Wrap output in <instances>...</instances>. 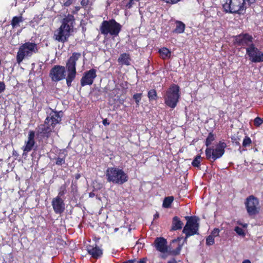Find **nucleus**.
<instances>
[{"label":"nucleus","instance_id":"obj_42","mask_svg":"<svg viewBox=\"0 0 263 263\" xmlns=\"http://www.w3.org/2000/svg\"><path fill=\"white\" fill-rule=\"evenodd\" d=\"M219 230L218 229H214V230L212 231V236H216L219 235Z\"/></svg>","mask_w":263,"mask_h":263},{"label":"nucleus","instance_id":"obj_38","mask_svg":"<svg viewBox=\"0 0 263 263\" xmlns=\"http://www.w3.org/2000/svg\"><path fill=\"white\" fill-rule=\"evenodd\" d=\"M81 7L80 6H76L74 8V9L71 11L72 15L76 14L78 13V11L80 10Z\"/></svg>","mask_w":263,"mask_h":263},{"label":"nucleus","instance_id":"obj_31","mask_svg":"<svg viewBox=\"0 0 263 263\" xmlns=\"http://www.w3.org/2000/svg\"><path fill=\"white\" fill-rule=\"evenodd\" d=\"M142 96V93H137L133 95V98L135 101L137 105H139V102L141 100Z\"/></svg>","mask_w":263,"mask_h":263},{"label":"nucleus","instance_id":"obj_33","mask_svg":"<svg viewBox=\"0 0 263 263\" xmlns=\"http://www.w3.org/2000/svg\"><path fill=\"white\" fill-rule=\"evenodd\" d=\"M215 243L214 236L212 235L208 236L206 238V244L208 246H212Z\"/></svg>","mask_w":263,"mask_h":263},{"label":"nucleus","instance_id":"obj_35","mask_svg":"<svg viewBox=\"0 0 263 263\" xmlns=\"http://www.w3.org/2000/svg\"><path fill=\"white\" fill-rule=\"evenodd\" d=\"M235 231L236 232L237 234H238L240 236H245V233L243 231V230L239 227H236L234 229Z\"/></svg>","mask_w":263,"mask_h":263},{"label":"nucleus","instance_id":"obj_49","mask_svg":"<svg viewBox=\"0 0 263 263\" xmlns=\"http://www.w3.org/2000/svg\"><path fill=\"white\" fill-rule=\"evenodd\" d=\"M13 155L14 156H18V154H17V153L16 151H13Z\"/></svg>","mask_w":263,"mask_h":263},{"label":"nucleus","instance_id":"obj_46","mask_svg":"<svg viewBox=\"0 0 263 263\" xmlns=\"http://www.w3.org/2000/svg\"><path fill=\"white\" fill-rule=\"evenodd\" d=\"M75 177V179L76 180H78L80 179V178L81 177V174H79V173H78V174H76L74 176Z\"/></svg>","mask_w":263,"mask_h":263},{"label":"nucleus","instance_id":"obj_17","mask_svg":"<svg viewBox=\"0 0 263 263\" xmlns=\"http://www.w3.org/2000/svg\"><path fill=\"white\" fill-rule=\"evenodd\" d=\"M51 204L55 213L60 214L62 213L65 210V204L64 200L59 197H56L53 198L51 201Z\"/></svg>","mask_w":263,"mask_h":263},{"label":"nucleus","instance_id":"obj_44","mask_svg":"<svg viewBox=\"0 0 263 263\" xmlns=\"http://www.w3.org/2000/svg\"><path fill=\"white\" fill-rule=\"evenodd\" d=\"M146 258H143L142 259H140V260L138 261L139 263H146Z\"/></svg>","mask_w":263,"mask_h":263},{"label":"nucleus","instance_id":"obj_14","mask_svg":"<svg viewBox=\"0 0 263 263\" xmlns=\"http://www.w3.org/2000/svg\"><path fill=\"white\" fill-rule=\"evenodd\" d=\"M253 37L249 34L241 33L234 37V44L238 46H249L252 43Z\"/></svg>","mask_w":263,"mask_h":263},{"label":"nucleus","instance_id":"obj_34","mask_svg":"<svg viewBox=\"0 0 263 263\" xmlns=\"http://www.w3.org/2000/svg\"><path fill=\"white\" fill-rule=\"evenodd\" d=\"M263 123V120L260 117H257L254 120V125L256 127H259Z\"/></svg>","mask_w":263,"mask_h":263},{"label":"nucleus","instance_id":"obj_51","mask_svg":"<svg viewBox=\"0 0 263 263\" xmlns=\"http://www.w3.org/2000/svg\"><path fill=\"white\" fill-rule=\"evenodd\" d=\"M235 143L237 145H240V143L239 142H236Z\"/></svg>","mask_w":263,"mask_h":263},{"label":"nucleus","instance_id":"obj_24","mask_svg":"<svg viewBox=\"0 0 263 263\" xmlns=\"http://www.w3.org/2000/svg\"><path fill=\"white\" fill-rule=\"evenodd\" d=\"M159 52L162 56L163 59L170 58L171 56V51L166 47H163L159 49Z\"/></svg>","mask_w":263,"mask_h":263},{"label":"nucleus","instance_id":"obj_18","mask_svg":"<svg viewBox=\"0 0 263 263\" xmlns=\"http://www.w3.org/2000/svg\"><path fill=\"white\" fill-rule=\"evenodd\" d=\"M127 82H122L119 85H116L112 90L114 96L119 99L122 96L125 95L127 89Z\"/></svg>","mask_w":263,"mask_h":263},{"label":"nucleus","instance_id":"obj_29","mask_svg":"<svg viewBox=\"0 0 263 263\" xmlns=\"http://www.w3.org/2000/svg\"><path fill=\"white\" fill-rule=\"evenodd\" d=\"M214 140H215V136L212 132H210L209 134V135L205 140V145L207 147L209 146L211 144L212 142L213 141H214Z\"/></svg>","mask_w":263,"mask_h":263},{"label":"nucleus","instance_id":"obj_26","mask_svg":"<svg viewBox=\"0 0 263 263\" xmlns=\"http://www.w3.org/2000/svg\"><path fill=\"white\" fill-rule=\"evenodd\" d=\"M147 97L149 101H156L158 99L157 93L155 89H150L147 93Z\"/></svg>","mask_w":263,"mask_h":263},{"label":"nucleus","instance_id":"obj_16","mask_svg":"<svg viewBox=\"0 0 263 263\" xmlns=\"http://www.w3.org/2000/svg\"><path fill=\"white\" fill-rule=\"evenodd\" d=\"M34 138L35 132L32 130H29L27 140L25 142V145L22 147L23 155H26L32 149L35 143Z\"/></svg>","mask_w":263,"mask_h":263},{"label":"nucleus","instance_id":"obj_8","mask_svg":"<svg viewBox=\"0 0 263 263\" xmlns=\"http://www.w3.org/2000/svg\"><path fill=\"white\" fill-rule=\"evenodd\" d=\"M179 90V86L175 84L169 87L164 96V103L166 106L172 109L176 107L180 97Z\"/></svg>","mask_w":263,"mask_h":263},{"label":"nucleus","instance_id":"obj_27","mask_svg":"<svg viewBox=\"0 0 263 263\" xmlns=\"http://www.w3.org/2000/svg\"><path fill=\"white\" fill-rule=\"evenodd\" d=\"M202 157L201 155H196L195 158H194L192 162V165L195 167H199L200 166L201 163V160Z\"/></svg>","mask_w":263,"mask_h":263},{"label":"nucleus","instance_id":"obj_25","mask_svg":"<svg viewBox=\"0 0 263 263\" xmlns=\"http://www.w3.org/2000/svg\"><path fill=\"white\" fill-rule=\"evenodd\" d=\"M173 196H168L165 197L163 201L162 206L164 208H169L174 201Z\"/></svg>","mask_w":263,"mask_h":263},{"label":"nucleus","instance_id":"obj_37","mask_svg":"<svg viewBox=\"0 0 263 263\" xmlns=\"http://www.w3.org/2000/svg\"><path fill=\"white\" fill-rule=\"evenodd\" d=\"M6 89V85L4 82L0 81V93L3 92Z\"/></svg>","mask_w":263,"mask_h":263},{"label":"nucleus","instance_id":"obj_36","mask_svg":"<svg viewBox=\"0 0 263 263\" xmlns=\"http://www.w3.org/2000/svg\"><path fill=\"white\" fill-rule=\"evenodd\" d=\"M89 0H82L81 2V5L84 8H86L89 4Z\"/></svg>","mask_w":263,"mask_h":263},{"label":"nucleus","instance_id":"obj_10","mask_svg":"<svg viewBox=\"0 0 263 263\" xmlns=\"http://www.w3.org/2000/svg\"><path fill=\"white\" fill-rule=\"evenodd\" d=\"M167 240L165 238L159 237L155 239L154 242V246L157 251L163 253H166L169 255L174 256L180 254L182 248L181 245L178 243L176 249H172L170 247L167 246Z\"/></svg>","mask_w":263,"mask_h":263},{"label":"nucleus","instance_id":"obj_1","mask_svg":"<svg viewBox=\"0 0 263 263\" xmlns=\"http://www.w3.org/2000/svg\"><path fill=\"white\" fill-rule=\"evenodd\" d=\"M81 54L79 52H73L68 59L66 66L54 65L50 70L49 77L52 81L57 82L65 78V73L67 72L66 82L67 86L70 87L72 82L77 76V61L81 58Z\"/></svg>","mask_w":263,"mask_h":263},{"label":"nucleus","instance_id":"obj_32","mask_svg":"<svg viewBox=\"0 0 263 263\" xmlns=\"http://www.w3.org/2000/svg\"><path fill=\"white\" fill-rule=\"evenodd\" d=\"M55 164L57 165H62L63 164H65V157H64L63 158L58 157L55 158Z\"/></svg>","mask_w":263,"mask_h":263},{"label":"nucleus","instance_id":"obj_39","mask_svg":"<svg viewBox=\"0 0 263 263\" xmlns=\"http://www.w3.org/2000/svg\"><path fill=\"white\" fill-rule=\"evenodd\" d=\"M73 3L72 0H67L63 4V6L65 7H69Z\"/></svg>","mask_w":263,"mask_h":263},{"label":"nucleus","instance_id":"obj_11","mask_svg":"<svg viewBox=\"0 0 263 263\" xmlns=\"http://www.w3.org/2000/svg\"><path fill=\"white\" fill-rule=\"evenodd\" d=\"M227 144L224 142L220 141L214 148L213 147H207L205 151L206 158L212 162L221 158L225 152Z\"/></svg>","mask_w":263,"mask_h":263},{"label":"nucleus","instance_id":"obj_41","mask_svg":"<svg viewBox=\"0 0 263 263\" xmlns=\"http://www.w3.org/2000/svg\"><path fill=\"white\" fill-rule=\"evenodd\" d=\"M163 1H164L165 2H166V3L174 4L178 3L180 0H163Z\"/></svg>","mask_w":263,"mask_h":263},{"label":"nucleus","instance_id":"obj_45","mask_svg":"<svg viewBox=\"0 0 263 263\" xmlns=\"http://www.w3.org/2000/svg\"><path fill=\"white\" fill-rule=\"evenodd\" d=\"M159 217V214L158 212H156L155 214L154 215V219H156Z\"/></svg>","mask_w":263,"mask_h":263},{"label":"nucleus","instance_id":"obj_48","mask_svg":"<svg viewBox=\"0 0 263 263\" xmlns=\"http://www.w3.org/2000/svg\"><path fill=\"white\" fill-rule=\"evenodd\" d=\"M242 263H251L249 259H245L242 261Z\"/></svg>","mask_w":263,"mask_h":263},{"label":"nucleus","instance_id":"obj_52","mask_svg":"<svg viewBox=\"0 0 263 263\" xmlns=\"http://www.w3.org/2000/svg\"><path fill=\"white\" fill-rule=\"evenodd\" d=\"M220 114H223V111H220Z\"/></svg>","mask_w":263,"mask_h":263},{"label":"nucleus","instance_id":"obj_13","mask_svg":"<svg viewBox=\"0 0 263 263\" xmlns=\"http://www.w3.org/2000/svg\"><path fill=\"white\" fill-rule=\"evenodd\" d=\"M246 53L249 59L252 62L259 63L263 62V52L258 49L253 43L246 48Z\"/></svg>","mask_w":263,"mask_h":263},{"label":"nucleus","instance_id":"obj_23","mask_svg":"<svg viewBox=\"0 0 263 263\" xmlns=\"http://www.w3.org/2000/svg\"><path fill=\"white\" fill-rule=\"evenodd\" d=\"M24 19L22 15L19 16H15L12 17L11 21V25L12 28H15L20 26V24L23 23Z\"/></svg>","mask_w":263,"mask_h":263},{"label":"nucleus","instance_id":"obj_50","mask_svg":"<svg viewBox=\"0 0 263 263\" xmlns=\"http://www.w3.org/2000/svg\"><path fill=\"white\" fill-rule=\"evenodd\" d=\"M177 242H178V239H174L172 241L173 243H177Z\"/></svg>","mask_w":263,"mask_h":263},{"label":"nucleus","instance_id":"obj_12","mask_svg":"<svg viewBox=\"0 0 263 263\" xmlns=\"http://www.w3.org/2000/svg\"><path fill=\"white\" fill-rule=\"evenodd\" d=\"M245 207L250 216L256 215L259 212V201L254 195L249 196L245 201Z\"/></svg>","mask_w":263,"mask_h":263},{"label":"nucleus","instance_id":"obj_47","mask_svg":"<svg viewBox=\"0 0 263 263\" xmlns=\"http://www.w3.org/2000/svg\"><path fill=\"white\" fill-rule=\"evenodd\" d=\"M167 263H177V261L175 260V259H173L171 260H170L168 261Z\"/></svg>","mask_w":263,"mask_h":263},{"label":"nucleus","instance_id":"obj_3","mask_svg":"<svg viewBox=\"0 0 263 263\" xmlns=\"http://www.w3.org/2000/svg\"><path fill=\"white\" fill-rule=\"evenodd\" d=\"M74 23V16L68 14L62 20L60 27L54 31L53 39L63 43L67 42L70 33L73 31Z\"/></svg>","mask_w":263,"mask_h":263},{"label":"nucleus","instance_id":"obj_43","mask_svg":"<svg viewBox=\"0 0 263 263\" xmlns=\"http://www.w3.org/2000/svg\"><path fill=\"white\" fill-rule=\"evenodd\" d=\"M102 123H103V125H104L105 126L108 125L109 124V123L108 122V120L107 119H103L102 121Z\"/></svg>","mask_w":263,"mask_h":263},{"label":"nucleus","instance_id":"obj_20","mask_svg":"<svg viewBox=\"0 0 263 263\" xmlns=\"http://www.w3.org/2000/svg\"><path fill=\"white\" fill-rule=\"evenodd\" d=\"M183 223L178 216H174L172 219L171 231H177L181 230L183 227Z\"/></svg>","mask_w":263,"mask_h":263},{"label":"nucleus","instance_id":"obj_19","mask_svg":"<svg viewBox=\"0 0 263 263\" xmlns=\"http://www.w3.org/2000/svg\"><path fill=\"white\" fill-rule=\"evenodd\" d=\"M87 251L91 257L95 259L100 257L102 254V250L97 245H88L87 246Z\"/></svg>","mask_w":263,"mask_h":263},{"label":"nucleus","instance_id":"obj_22","mask_svg":"<svg viewBox=\"0 0 263 263\" xmlns=\"http://www.w3.org/2000/svg\"><path fill=\"white\" fill-rule=\"evenodd\" d=\"M175 23L176 27L172 30V32L176 34L183 33L185 30V25L182 22L178 20L176 21Z\"/></svg>","mask_w":263,"mask_h":263},{"label":"nucleus","instance_id":"obj_15","mask_svg":"<svg viewBox=\"0 0 263 263\" xmlns=\"http://www.w3.org/2000/svg\"><path fill=\"white\" fill-rule=\"evenodd\" d=\"M96 72L97 70L94 68L85 71L81 79V86L92 85L97 77Z\"/></svg>","mask_w":263,"mask_h":263},{"label":"nucleus","instance_id":"obj_4","mask_svg":"<svg viewBox=\"0 0 263 263\" xmlns=\"http://www.w3.org/2000/svg\"><path fill=\"white\" fill-rule=\"evenodd\" d=\"M249 6L255 3L256 0H227L222 7L226 13L243 14L246 10V2Z\"/></svg>","mask_w":263,"mask_h":263},{"label":"nucleus","instance_id":"obj_40","mask_svg":"<svg viewBox=\"0 0 263 263\" xmlns=\"http://www.w3.org/2000/svg\"><path fill=\"white\" fill-rule=\"evenodd\" d=\"M135 0H129V2L126 5V7L127 9H130L132 7Z\"/></svg>","mask_w":263,"mask_h":263},{"label":"nucleus","instance_id":"obj_28","mask_svg":"<svg viewBox=\"0 0 263 263\" xmlns=\"http://www.w3.org/2000/svg\"><path fill=\"white\" fill-rule=\"evenodd\" d=\"M67 187V185L66 183L62 184L59 188L58 195L57 197H59V198L63 197L66 193Z\"/></svg>","mask_w":263,"mask_h":263},{"label":"nucleus","instance_id":"obj_30","mask_svg":"<svg viewBox=\"0 0 263 263\" xmlns=\"http://www.w3.org/2000/svg\"><path fill=\"white\" fill-rule=\"evenodd\" d=\"M252 143V140L248 136H245L242 142V146L246 147L250 146Z\"/></svg>","mask_w":263,"mask_h":263},{"label":"nucleus","instance_id":"obj_6","mask_svg":"<svg viewBox=\"0 0 263 263\" xmlns=\"http://www.w3.org/2000/svg\"><path fill=\"white\" fill-rule=\"evenodd\" d=\"M105 174L107 181L114 184H123L128 180V175L123 169L117 167H108Z\"/></svg>","mask_w":263,"mask_h":263},{"label":"nucleus","instance_id":"obj_7","mask_svg":"<svg viewBox=\"0 0 263 263\" xmlns=\"http://www.w3.org/2000/svg\"><path fill=\"white\" fill-rule=\"evenodd\" d=\"M38 51L37 45L34 42H27L22 44L16 54V62L21 64L25 58L31 57L33 54L37 53Z\"/></svg>","mask_w":263,"mask_h":263},{"label":"nucleus","instance_id":"obj_2","mask_svg":"<svg viewBox=\"0 0 263 263\" xmlns=\"http://www.w3.org/2000/svg\"><path fill=\"white\" fill-rule=\"evenodd\" d=\"M61 118L59 112L52 110L44 120V123L38 125L36 135L40 140H48L54 132L55 126L60 123Z\"/></svg>","mask_w":263,"mask_h":263},{"label":"nucleus","instance_id":"obj_21","mask_svg":"<svg viewBox=\"0 0 263 263\" xmlns=\"http://www.w3.org/2000/svg\"><path fill=\"white\" fill-rule=\"evenodd\" d=\"M130 57L128 53H123L120 54L118 59V63L122 65L129 66L130 65Z\"/></svg>","mask_w":263,"mask_h":263},{"label":"nucleus","instance_id":"obj_9","mask_svg":"<svg viewBox=\"0 0 263 263\" xmlns=\"http://www.w3.org/2000/svg\"><path fill=\"white\" fill-rule=\"evenodd\" d=\"M186 223L183 228L182 232L185 234L184 241L191 236L199 234V218L196 216H186L185 217Z\"/></svg>","mask_w":263,"mask_h":263},{"label":"nucleus","instance_id":"obj_5","mask_svg":"<svg viewBox=\"0 0 263 263\" xmlns=\"http://www.w3.org/2000/svg\"><path fill=\"white\" fill-rule=\"evenodd\" d=\"M122 26L114 18L104 20L101 23L99 30L104 35H110L113 39L119 36L122 30Z\"/></svg>","mask_w":263,"mask_h":263}]
</instances>
